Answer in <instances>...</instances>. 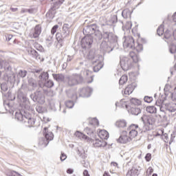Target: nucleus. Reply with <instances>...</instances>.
Wrapping results in <instances>:
<instances>
[{
	"label": "nucleus",
	"mask_w": 176,
	"mask_h": 176,
	"mask_svg": "<svg viewBox=\"0 0 176 176\" xmlns=\"http://www.w3.org/2000/svg\"><path fill=\"white\" fill-rule=\"evenodd\" d=\"M39 86L40 87H42L43 86H45V87H47L48 89H52L53 86H54V82L52 80H48L45 82L44 84L41 85V81H39Z\"/></svg>",
	"instance_id": "a878e982"
},
{
	"label": "nucleus",
	"mask_w": 176,
	"mask_h": 176,
	"mask_svg": "<svg viewBox=\"0 0 176 176\" xmlns=\"http://www.w3.org/2000/svg\"><path fill=\"white\" fill-rule=\"evenodd\" d=\"M92 144L94 148H104V146H107V142L101 139H96L92 140Z\"/></svg>",
	"instance_id": "4468645a"
},
{
	"label": "nucleus",
	"mask_w": 176,
	"mask_h": 176,
	"mask_svg": "<svg viewBox=\"0 0 176 176\" xmlns=\"http://www.w3.org/2000/svg\"><path fill=\"white\" fill-rule=\"evenodd\" d=\"M4 107L6 108V111H10V108H12V106L10 105V103L9 102H4Z\"/></svg>",
	"instance_id": "4d7b16f0"
},
{
	"label": "nucleus",
	"mask_w": 176,
	"mask_h": 176,
	"mask_svg": "<svg viewBox=\"0 0 176 176\" xmlns=\"http://www.w3.org/2000/svg\"><path fill=\"white\" fill-rule=\"evenodd\" d=\"M146 173H147V174H148L149 175H151V174H152V173H153V168H152V167H149V168L147 169Z\"/></svg>",
	"instance_id": "e2e57ef3"
},
{
	"label": "nucleus",
	"mask_w": 176,
	"mask_h": 176,
	"mask_svg": "<svg viewBox=\"0 0 176 176\" xmlns=\"http://www.w3.org/2000/svg\"><path fill=\"white\" fill-rule=\"evenodd\" d=\"M117 49H124L125 52H129V50H135L139 53V52H142L144 50V47H142V45H117Z\"/></svg>",
	"instance_id": "0eeeda50"
},
{
	"label": "nucleus",
	"mask_w": 176,
	"mask_h": 176,
	"mask_svg": "<svg viewBox=\"0 0 176 176\" xmlns=\"http://www.w3.org/2000/svg\"><path fill=\"white\" fill-rule=\"evenodd\" d=\"M30 98L34 102L45 104V96L43 95V91H42V89H38L34 94H31Z\"/></svg>",
	"instance_id": "423d86ee"
},
{
	"label": "nucleus",
	"mask_w": 176,
	"mask_h": 176,
	"mask_svg": "<svg viewBox=\"0 0 176 176\" xmlns=\"http://www.w3.org/2000/svg\"><path fill=\"white\" fill-rule=\"evenodd\" d=\"M94 34L95 36H96V39H98V41H100V39H102V34H101V32L97 30V28Z\"/></svg>",
	"instance_id": "37998d69"
},
{
	"label": "nucleus",
	"mask_w": 176,
	"mask_h": 176,
	"mask_svg": "<svg viewBox=\"0 0 176 176\" xmlns=\"http://www.w3.org/2000/svg\"><path fill=\"white\" fill-rule=\"evenodd\" d=\"M128 80H129V78L127 77V76L124 75L120 78L119 80V84L121 85H124V83H126V82H127Z\"/></svg>",
	"instance_id": "a18cd8bd"
},
{
	"label": "nucleus",
	"mask_w": 176,
	"mask_h": 176,
	"mask_svg": "<svg viewBox=\"0 0 176 176\" xmlns=\"http://www.w3.org/2000/svg\"><path fill=\"white\" fill-rule=\"evenodd\" d=\"M126 176H138V169L133 167L131 170H129Z\"/></svg>",
	"instance_id": "bb28decb"
},
{
	"label": "nucleus",
	"mask_w": 176,
	"mask_h": 176,
	"mask_svg": "<svg viewBox=\"0 0 176 176\" xmlns=\"http://www.w3.org/2000/svg\"><path fill=\"white\" fill-rule=\"evenodd\" d=\"M56 40L58 41V43H61L63 42V41H64L65 37L64 36H63V34L61 33H57L56 34Z\"/></svg>",
	"instance_id": "c03bdc74"
},
{
	"label": "nucleus",
	"mask_w": 176,
	"mask_h": 176,
	"mask_svg": "<svg viewBox=\"0 0 176 176\" xmlns=\"http://www.w3.org/2000/svg\"><path fill=\"white\" fill-rule=\"evenodd\" d=\"M98 135L100 138V140H108L109 138V133L106 130H101L98 133Z\"/></svg>",
	"instance_id": "5701e85b"
},
{
	"label": "nucleus",
	"mask_w": 176,
	"mask_h": 176,
	"mask_svg": "<svg viewBox=\"0 0 176 176\" xmlns=\"http://www.w3.org/2000/svg\"><path fill=\"white\" fill-rule=\"evenodd\" d=\"M97 29V26L96 25H90L87 26L83 30V34L85 35H87L89 36V35H93L94 32H96V30Z\"/></svg>",
	"instance_id": "ddd939ff"
},
{
	"label": "nucleus",
	"mask_w": 176,
	"mask_h": 176,
	"mask_svg": "<svg viewBox=\"0 0 176 176\" xmlns=\"http://www.w3.org/2000/svg\"><path fill=\"white\" fill-rule=\"evenodd\" d=\"M144 100L145 102H148L149 104L150 102H152V101H153V98H152V96H145Z\"/></svg>",
	"instance_id": "5fc2aeb1"
},
{
	"label": "nucleus",
	"mask_w": 176,
	"mask_h": 176,
	"mask_svg": "<svg viewBox=\"0 0 176 176\" xmlns=\"http://www.w3.org/2000/svg\"><path fill=\"white\" fill-rule=\"evenodd\" d=\"M172 100L173 101H176V93L172 94Z\"/></svg>",
	"instance_id": "774afa93"
},
{
	"label": "nucleus",
	"mask_w": 176,
	"mask_h": 176,
	"mask_svg": "<svg viewBox=\"0 0 176 176\" xmlns=\"http://www.w3.org/2000/svg\"><path fill=\"white\" fill-rule=\"evenodd\" d=\"M124 45H134V38L131 36L126 37L124 41Z\"/></svg>",
	"instance_id": "473e14b6"
},
{
	"label": "nucleus",
	"mask_w": 176,
	"mask_h": 176,
	"mask_svg": "<svg viewBox=\"0 0 176 176\" xmlns=\"http://www.w3.org/2000/svg\"><path fill=\"white\" fill-rule=\"evenodd\" d=\"M118 22V16L116 15H113L111 16L110 19L108 21L109 25H112V24H115V23Z\"/></svg>",
	"instance_id": "4c0bfd02"
},
{
	"label": "nucleus",
	"mask_w": 176,
	"mask_h": 176,
	"mask_svg": "<svg viewBox=\"0 0 176 176\" xmlns=\"http://www.w3.org/2000/svg\"><path fill=\"white\" fill-rule=\"evenodd\" d=\"M67 96L69 98H78V96H76V91L74 89L67 91Z\"/></svg>",
	"instance_id": "c756f323"
},
{
	"label": "nucleus",
	"mask_w": 176,
	"mask_h": 176,
	"mask_svg": "<svg viewBox=\"0 0 176 176\" xmlns=\"http://www.w3.org/2000/svg\"><path fill=\"white\" fill-rule=\"evenodd\" d=\"M84 176H90V174H89V171L87 170H85L83 172Z\"/></svg>",
	"instance_id": "338daca9"
},
{
	"label": "nucleus",
	"mask_w": 176,
	"mask_h": 176,
	"mask_svg": "<svg viewBox=\"0 0 176 176\" xmlns=\"http://www.w3.org/2000/svg\"><path fill=\"white\" fill-rule=\"evenodd\" d=\"M83 82V77L82 75L78 74H74L71 76H68L65 78V83L72 87V86H76Z\"/></svg>",
	"instance_id": "39448f33"
},
{
	"label": "nucleus",
	"mask_w": 176,
	"mask_h": 176,
	"mask_svg": "<svg viewBox=\"0 0 176 176\" xmlns=\"http://www.w3.org/2000/svg\"><path fill=\"white\" fill-rule=\"evenodd\" d=\"M169 52L172 54H174V53L176 52V45H170L169 46Z\"/></svg>",
	"instance_id": "603ef678"
},
{
	"label": "nucleus",
	"mask_w": 176,
	"mask_h": 176,
	"mask_svg": "<svg viewBox=\"0 0 176 176\" xmlns=\"http://www.w3.org/2000/svg\"><path fill=\"white\" fill-rule=\"evenodd\" d=\"M116 107H121L122 108H125L128 111L130 109V105H129V102L122 100L120 102L116 103Z\"/></svg>",
	"instance_id": "aec40b11"
},
{
	"label": "nucleus",
	"mask_w": 176,
	"mask_h": 176,
	"mask_svg": "<svg viewBox=\"0 0 176 176\" xmlns=\"http://www.w3.org/2000/svg\"><path fill=\"white\" fill-rule=\"evenodd\" d=\"M130 102L131 105H134V107H137V105H141V100L137 98H132L130 100Z\"/></svg>",
	"instance_id": "ea45409f"
},
{
	"label": "nucleus",
	"mask_w": 176,
	"mask_h": 176,
	"mask_svg": "<svg viewBox=\"0 0 176 176\" xmlns=\"http://www.w3.org/2000/svg\"><path fill=\"white\" fill-rule=\"evenodd\" d=\"M146 111L148 113H156L157 109L154 106H148L146 107Z\"/></svg>",
	"instance_id": "58836bf2"
},
{
	"label": "nucleus",
	"mask_w": 176,
	"mask_h": 176,
	"mask_svg": "<svg viewBox=\"0 0 176 176\" xmlns=\"http://www.w3.org/2000/svg\"><path fill=\"white\" fill-rule=\"evenodd\" d=\"M145 119L146 120L147 124H149L150 126L152 124H155V118H153V116L147 117L146 116H144L141 118V120L144 123H145Z\"/></svg>",
	"instance_id": "a211bd4d"
},
{
	"label": "nucleus",
	"mask_w": 176,
	"mask_h": 176,
	"mask_svg": "<svg viewBox=\"0 0 176 176\" xmlns=\"http://www.w3.org/2000/svg\"><path fill=\"white\" fill-rule=\"evenodd\" d=\"M81 45H93V38L90 36H85L81 40Z\"/></svg>",
	"instance_id": "412c9836"
},
{
	"label": "nucleus",
	"mask_w": 176,
	"mask_h": 176,
	"mask_svg": "<svg viewBox=\"0 0 176 176\" xmlns=\"http://www.w3.org/2000/svg\"><path fill=\"white\" fill-rule=\"evenodd\" d=\"M131 27H133V23L131 22H127L126 25V30H131Z\"/></svg>",
	"instance_id": "052dcab7"
},
{
	"label": "nucleus",
	"mask_w": 176,
	"mask_h": 176,
	"mask_svg": "<svg viewBox=\"0 0 176 176\" xmlns=\"http://www.w3.org/2000/svg\"><path fill=\"white\" fill-rule=\"evenodd\" d=\"M65 1V0H58L56 3H54V5H53L52 8H51V10H50L46 14L47 17H49V16H50V14H52V10L54 11V10H56V9H58L60 8V6H61V5H63V3H64Z\"/></svg>",
	"instance_id": "dca6fc26"
},
{
	"label": "nucleus",
	"mask_w": 176,
	"mask_h": 176,
	"mask_svg": "<svg viewBox=\"0 0 176 176\" xmlns=\"http://www.w3.org/2000/svg\"><path fill=\"white\" fill-rule=\"evenodd\" d=\"M69 25L65 23L63 25L62 33H60L63 38H68L69 36V28H68Z\"/></svg>",
	"instance_id": "4be33fe9"
},
{
	"label": "nucleus",
	"mask_w": 176,
	"mask_h": 176,
	"mask_svg": "<svg viewBox=\"0 0 176 176\" xmlns=\"http://www.w3.org/2000/svg\"><path fill=\"white\" fill-rule=\"evenodd\" d=\"M31 54H32L34 56L36 57V58H38V52L35 51L34 50H31Z\"/></svg>",
	"instance_id": "680f3d73"
},
{
	"label": "nucleus",
	"mask_w": 176,
	"mask_h": 176,
	"mask_svg": "<svg viewBox=\"0 0 176 176\" xmlns=\"http://www.w3.org/2000/svg\"><path fill=\"white\" fill-rule=\"evenodd\" d=\"M103 37L104 39H107L111 43H118V36L112 33L106 32L103 34Z\"/></svg>",
	"instance_id": "f8f14e48"
},
{
	"label": "nucleus",
	"mask_w": 176,
	"mask_h": 176,
	"mask_svg": "<svg viewBox=\"0 0 176 176\" xmlns=\"http://www.w3.org/2000/svg\"><path fill=\"white\" fill-rule=\"evenodd\" d=\"M164 38L166 39H168L170 36H171V32H170V30H166L165 32H164Z\"/></svg>",
	"instance_id": "6e6d98bb"
},
{
	"label": "nucleus",
	"mask_w": 176,
	"mask_h": 176,
	"mask_svg": "<svg viewBox=\"0 0 176 176\" xmlns=\"http://www.w3.org/2000/svg\"><path fill=\"white\" fill-rule=\"evenodd\" d=\"M65 159H67V155H65V154H64V153H62L60 155L61 162H64V160H65Z\"/></svg>",
	"instance_id": "0e129e2a"
},
{
	"label": "nucleus",
	"mask_w": 176,
	"mask_h": 176,
	"mask_svg": "<svg viewBox=\"0 0 176 176\" xmlns=\"http://www.w3.org/2000/svg\"><path fill=\"white\" fill-rule=\"evenodd\" d=\"M65 105L67 108H74V105H75V103H74V101L72 100H68L65 102Z\"/></svg>",
	"instance_id": "de8ad7c7"
},
{
	"label": "nucleus",
	"mask_w": 176,
	"mask_h": 176,
	"mask_svg": "<svg viewBox=\"0 0 176 176\" xmlns=\"http://www.w3.org/2000/svg\"><path fill=\"white\" fill-rule=\"evenodd\" d=\"M15 119L24 123L26 127H34V124H35V119L30 113H25V115H23L21 113L16 112Z\"/></svg>",
	"instance_id": "f03ea898"
},
{
	"label": "nucleus",
	"mask_w": 176,
	"mask_h": 176,
	"mask_svg": "<svg viewBox=\"0 0 176 176\" xmlns=\"http://www.w3.org/2000/svg\"><path fill=\"white\" fill-rule=\"evenodd\" d=\"M102 60L101 59H98L96 60V63H98V65L94 67V72H98V71H100V69L102 68V62H101Z\"/></svg>",
	"instance_id": "7c9ffc66"
},
{
	"label": "nucleus",
	"mask_w": 176,
	"mask_h": 176,
	"mask_svg": "<svg viewBox=\"0 0 176 176\" xmlns=\"http://www.w3.org/2000/svg\"><path fill=\"white\" fill-rule=\"evenodd\" d=\"M38 78L40 79V80H43L44 82H46V80L49 79V74L47 72H43L40 74Z\"/></svg>",
	"instance_id": "72a5a7b5"
},
{
	"label": "nucleus",
	"mask_w": 176,
	"mask_h": 176,
	"mask_svg": "<svg viewBox=\"0 0 176 176\" xmlns=\"http://www.w3.org/2000/svg\"><path fill=\"white\" fill-rule=\"evenodd\" d=\"M3 74L5 80H8L10 78V75H13L12 67L9 63L2 59L0 60V76Z\"/></svg>",
	"instance_id": "20e7f679"
},
{
	"label": "nucleus",
	"mask_w": 176,
	"mask_h": 176,
	"mask_svg": "<svg viewBox=\"0 0 176 176\" xmlns=\"http://www.w3.org/2000/svg\"><path fill=\"white\" fill-rule=\"evenodd\" d=\"M157 33L159 36H161V35H163L164 34V25H161L159 26V28L157 30Z\"/></svg>",
	"instance_id": "79ce46f5"
},
{
	"label": "nucleus",
	"mask_w": 176,
	"mask_h": 176,
	"mask_svg": "<svg viewBox=\"0 0 176 176\" xmlns=\"http://www.w3.org/2000/svg\"><path fill=\"white\" fill-rule=\"evenodd\" d=\"M129 133V138H131V140H133V138H135L137 135H138V131H126Z\"/></svg>",
	"instance_id": "e433bc0d"
},
{
	"label": "nucleus",
	"mask_w": 176,
	"mask_h": 176,
	"mask_svg": "<svg viewBox=\"0 0 176 176\" xmlns=\"http://www.w3.org/2000/svg\"><path fill=\"white\" fill-rule=\"evenodd\" d=\"M74 135L77 137V138H79V140H89V138L86 136V135L83 134L80 131H76L74 133Z\"/></svg>",
	"instance_id": "2f4dec72"
},
{
	"label": "nucleus",
	"mask_w": 176,
	"mask_h": 176,
	"mask_svg": "<svg viewBox=\"0 0 176 176\" xmlns=\"http://www.w3.org/2000/svg\"><path fill=\"white\" fill-rule=\"evenodd\" d=\"M122 16L124 19H129L131 16V12L129 9H125L122 12Z\"/></svg>",
	"instance_id": "f704fd0d"
},
{
	"label": "nucleus",
	"mask_w": 176,
	"mask_h": 176,
	"mask_svg": "<svg viewBox=\"0 0 176 176\" xmlns=\"http://www.w3.org/2000/svg\"><path fill=\"white\" fill-rule=\"evenodd\" d=\"M28 88L25 85H22L21 89L18 91V98L21 101V105L26 109H30V100L27 98Z\"/></svg>",
	"instance_id": "7ed1b4c3"
},
{
	"label": "nucleus",
	"mask_w": 176,
	"mask_h": 176,
	"mask_svg": "<svg viewBox=\"0 0 176 176\" xmlns=\"http://www.w3.org/2000/svg\"><path fill=\"white\" fill-rule=\"evenodd\" d=\"M127 134V131H123L120 138L118 139V142H120V144H127V142H130V141H131V138L128 136Z\"/></svg>",
	"instance_id": "9b49d317"
},
{
	"label": "nucleus",
	"mask_w": 176,
	"mask_h": 176,
	"mask_svg": "<svg viewBox=\"0 0 176 176\" xmlns=\"http://www.w3.org/2000/svg\"><path fill=\"white\" fill-rule=\"evenodd\" d=\"M27 76V71L26 70H20L18 73V78H25Z\"/></svg>",
	"instance_id": "49530a36"
},
{
	"label": "nucleus",
	"mask_w": 176,
	"mask_h": 176,
	"mask_svg": "<svg viewBox=\"0 0 176 176\" xmlns=\"http://www.w3.org/2000/svg\"><path fill=\"white\" fill-rule=\"evenodd\" d=\"M128 111L129 112H131L132 115H135L136 116L141 113V109L138 108L137 106H131Z\"/></svg>",
	"instance_id": "6ab92c4d"
},
{
	"label": "nucleus",
	"mask_w": 176,
	"mask_h": 176,
	"mask_svg": "<svg viewBox=\"0 0 176 176\" xmlns=\"http://www.w3.org/2000/svg\"><path fill=\"white\" fill-rule=\"evenodd\" d=\"M29 85L30 86H32V87H33V89H35L38 85L36 84V81H35L34 80L30 79L29 80Z\"/></svg>",
	"instance_id": "8fccbe9b"
},
{
	"label": "nucleus",
	"mask_w": 176,
	"mask_h": 176,
	"mask_svg": "<svg viewBox=\"0 0 176 176\" xmlns=\"http://www.w3.org/2000/svg\"><path fill=\"white\" fill-rule=\"evenodd\" d=\"M87 58L89 60H95L93 61V63H97L98 60H102V56L100 54H98V50L96 49H91L89 51V52L87 54Z\"/></svg>",
	"instance_id": "6e6552de"
},
{
	"label": "nucleus",
	"mask_w": 176,
	"mask_h": 176,
	"mask_svg": "<svg viewBox=\"0 0 176 176\" xmlns=\"http://www.w3.org/2000/svg\"><path fill=\"white\" fill-rule=\"evenodd\" d=\"M129 57H123L120 59V64L123 71H129L133 67V63H138L140 58L138 55L135 54V52L131 51L129 52Z\"/></svg>",
	"instance_id": "f257e3e1"
},
{
	"label": "nucleus",
	"mask_w": 176,
	"mask_h": 176,
	"mask_svg": "<svg viewBox=\"0 0 176 176\" xmlns=\"http://www.w3.org/2000/svg\"><path fill=\"white\" fill-rule=\"evenodd\" d=\"M57 28H58V25H55L51 30V32L52 34V35H54V34H56V32H57Z\"/></svg>",
	"instance_id": "bf43d9fd"
},
{
	"label": "nucleus",
	"mask_w": 176,
	"mask_h": 176,
	"mask_svg": "<svg viewBox=\"0 0 176 176\" xmlns=\"http://www.w3.org/2000/svg\"><path fill=\"white\" fill-rule=\"evenodd\" d=\"M41 32H42V29L41 28V25H37L34 28V32L33 33L30 34V38H38L39 35H41Z\"/></svg>",
	"instance_id": "f3484780"
},
{
	"label": "nucleus",
	"mask_w": 176,
	"mask_h": 176,
	"mask_svg": "<svg viewBox=\"0 0 176 176\" xmlns=\"http://www.w3.org/2000/svg\"><path fill=\"white\" fill-rule=\"evenodd\" d=\"M133 91H134V87L133 85H129L125 88L124 94L126 96H130Z\"/></svg>",
	"instance_id": "cd10ccee"
},
{
	"label": "nucleus",
	"mask_w": 176,
	"mask_h": 176,
	"mask_svg": "<svg viewBox=\"0 0 176 176\" xmlns=\"http://www.w3.org/2000/svg\"><path fill=\"white\" fill-rule=\"evenodd\" d=\"M53 78L56 82H63L64 81V75L63 74H52Z\"/></svg>",
	"instance_id": "c9c22d12"
},
{
	"label": "nucleus",
	"mask_w": 176,
	"mask_h": 176,
	"mask_svg": "<svg viewBox=\"0 0 176 176\" xmlns=\"http://www.w3.org/2000/svg\"><path fill=\"white\" fill-rule=\"evenodd\" d=\"M155 104L156 105H157V107H160V105L163 104L165 107V109L166 111H168L169 112L176 111V104L174 102L164 103V102H162V100H160V102L157 101Z\"/></svg>",
	"instance_id": "1a4fd4ad"
},
{
	"label": "nucleus",
	"mask_w": 176,
	"mask_h": 176,
	"mask_svg": "<svg viewBox=\"0 0 176 176\" xmlns=\"http://www.w3.org/2000/svg\"><path fill=\"white\" fill-rule=\"evenodd\" d=\"M90 124H93L94 126H98L100 124V122H98V120L97 118H93L89 122Z\"/></svg>",
	"instance_id": "3c124183"
},
{
	"label": "nucleus",
	"mask_w": 176,
	"mask_h": 176,
	"mask_svg": "<svg viewBox=\"0 0 176 176\" xmlns=\"http://www.w3.org/2000/svg\"><path fill=\"white\" fill-rule=\"evenodd\" d=\"M91 93H93V89L89 87L82 88L80 91V97H90Z\"/></svg>",
	"instance_id": "2eb2a0df"
},
{
	"label": "nucleus",
	"mask_w": 176,
	"mask_h": 176,
	"mask_svg": "<svg viewBox=\"0 0 176 176\" xmlns=\"http://www.w3.org/2000/svg\"><path fill=\"white\" fill-rule=\"evenodd\" d=\"M150 129L148 125L144 124L142 128H140V133H146V131H149Z\"/></svg>",
	"instance_id": "09e8293b"
},
{
	"label": "nucleus",
	"mask_w": 176,
	"mask_h": 176,
	"mask_svg": "<svg viewBox=\"0 0 176 176\" xmlns=\"http://www.w3.org/2000/svg\"><path fill=\"white\" fill-rule=\"evenodd\" d=\"M13 38V36L12 34H8L6 36V41H10L11 39Z\"/></svg>",
	"instance_id": "69168bd1"
},
{
	"label": "nucleus",
	"mask_w": 176,
	"mask_h": 176,
	"mask_svg": "<svg viewBox=\"0 0 176 176\" xmlns=\"http://www.w3.org/2000/svg\"><path fill=\"white\" fill-rule=\"evenodd\" d=\"M91 46L90 45H79L80 52H82L84 54V56H86L87 54V52L89 51V49H90Z\"/></svg>",
	"instance_id": "393cba45"
},
{
	"label": "nucleus",
	"mask_w": 176,
	"mask_h": 176,
	"mask_svg": "<svg viewBox=\"0 0 176 176\" xmlns=\"http://www.w3.org/2000/svg\"><path fill=\"white\" fill-rule=\"evenodd\" d=\"M100 47H104V52H106V53H111V52L113 50V47L108 45H101Z\"/></svg>",
	"instance_id": "a19ab883"
},
{
	"label": "nucleus",
	"mask_w": 176,
	"mask_h": 176,
	"mask_svg": "<svg viewBox=\"0 0 176 176\" xmlns=\"http://www.w3.org/2000/svg\"><path fill=\"white\" fill-rule=\"evenodd\" d=\"M116 126L119 129H124L127 126V122L125 120H118L116 122Z\"/></svg>",
	"instance_id": "b1692460"
},
{
	"label": "nucleus",
	"mask_w": 176,
	"mask_h": 176,
	"mask_svg": "<svg viewBox=\"0 0 176 176\" xmlns=\"http://www.w3.org/2000/svg\"><path fill=\"white\" fill-rule=\"evenodd\" d=\"M152 159V154L151 153H147L145 156V160H146V162H151Z\"/></svg>",
	"instance_id": "13d9d810"
},
{
	"label": "nucleus",
	"mask_w": 176,
	"mask_h": 176,
	"mask_svg": "<svg viewBox=\"0 0 176 176\" xmlns=\"http://www.w3.org/2000/svg\"><path fill=\"white\" fill-rule=\"evenodd\" d=\"M1 91H8V84L6 82H3L1 85Z\"/></svg>",
	"instance_id": "864d4df0"
},
{
	"label": "nucleus",
	"mask_w": 176,
	"mask_h": 176,
	"mask_svg": "<svg viewBox=\"0 0 176 176\" xmlns=\"http://www.w3.org/2000/svg\"><path fill=\"white\" fill-rule=\"evenodd\" d=\"M140 129L141 127H139L138 124H132L128 127L127 131H139L140 133Z\"/></svg>",
	"instance_id": "c85d7f7f"
},
{
	"label": "nucleus",
	"mask_w": 176,
	"mask_h": 176,
	"mask_svg": "<svg viewBox=\"0 0 176 176\" xmlns=\"http://www.w3.org/2000/svg\"><path fill=\"white\" fill-rule=\"evenodd\" d=\"M47 130V128H44V135L45 137V138H41V141L43 142L41 143L42 145H44L45 146H47V144H49V141H52L53 138H54V135H53V133L52 132H46Z\"/></svg>",
	"instance_id": "9d476101"
}]
</instances>
